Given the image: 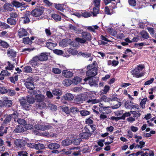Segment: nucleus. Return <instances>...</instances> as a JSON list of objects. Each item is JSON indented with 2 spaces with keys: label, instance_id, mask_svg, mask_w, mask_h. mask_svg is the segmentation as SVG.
Returning <instances> with one entry per match:
<instances>
[{
  "label": "nucleus",
  "instance_id": "obj_1",
  "mask_svg": "<svg viewBox=\"0 0 156 156\" xmlns=\"http://www.w3.org/2000/svg\"><path fill=\"white\" fill-rule=\"evenodd\" d=\"M144 67L142 65L137 66L136 67L131 71L132 74L134 77L136 78L141 77L144 75L142 70Z\"/></svg>",
  "mask_w": 156,
  "mask_h": 156
},
{
  "label": "nucleus",
  "instance_id": "obj_2",
  "mask_svg": "<svg viewBox=\"0 0 156 156\" xmlns=\"http://www.w3.org/2000/svg\"><path fill=\"white\" fill-rule=\"evenodd\" d=\"M82 38L77 37L76 38V41L78 43L84 44L87 41H90L91 40V36L89 33L83 32L82 34Z\"/></svg>",
  "mask_w": 156,
  "mask_h": 156
},
{
  "label": "nucleus",
  "instance_id": "obj_3",
  "mask_svg": "<svg viewBox=\"0 0 156 156\" xmlns=\"http://www.w3.org/2000/svg\"><path fill=\"white\" fill-rule=\"evenodd\" d=\"M26 87L30 90H33L34 88V80L32 77L28 78L24 83Z\"/></svg>",
  "mask_w": 156,
  "mask_h": 156
},
{
  "label": "nucleus",
  "instance_id": "obj_4",
  "mask_svg": "<svg viewBox=\"0 0 156 156\" xmlns=\"http://www.w3.org/2000/svg\"><path fill=\"white\" fill-rule=\"evenodd\" d=\"M54 125L52 124H48L46 125L37 124L35 126V128L37 129L41 130H44L50 129L53 127Z\"/></svg>",
  "mask_w": 156,
  "mask_h": 156
},
{
  "label": "nucleus",
  "instance_id": "obj_5",
  "mask_svg": "<svg viewBox=\"0 0 156 156\" xmlns=\"http://www.w3.org/2000/svg\"><path fill=\"white\" fill-rule=\"evenodd\" d=\"M44 8L41 7H39L34 9L31 12L32 15L37 17L41 16L44 12Z\"/></svg>",
  "mask_w": 156,
  "mask_h": 156
},
{
  "label": "nucleus",
  "instance_id": "obj_6",
  "mask_svg": "<svg viewBox=\"0 0 156 156\" xmlns=\"http://www.w3.org/2000/svg\"><path fill=\"white\" fill-rule=\"evenodd\" d=\"M70 40L68 39H64L62 41L59 43L60 46L63 47H64L67 46L69 44H70V46H73V47H75L76 45L75 42H72L70 43Z\"/></svg>",
  "mask_w": 156,
  "mask_h": 156
},
{
  "label": "nucleus",
  "instance_id": "obj_7",
  "mask_svg": "<svg viewBox=\"0 0 156 156\" xmlns=\"http://www.w3.org/2000/svg\"><path fill=\"white\" fill-rule=\"evenodd\" d=\"M85 83L87 84H89L91 86H94L96 87L98 86L97 81L91 79L90 77H88L84 79Z\"/></svg>",
  "mask_w": 156,
  "mask_h": 156
},
{
  "label": "nucleus",
  "instance_id": "obj_8",
  "mask_svg": "<svg viewBox=\"0 0 156 156\" xmlns=\"http://www.w3.org/2000/svg\"><path fill=\"white\" fill-rule=\"evenodd\" d=\"M32 94L35 97L36 99L38 102H42L44 99V96L41 94H37L38 93L36 91L34 90L32 91Z\"/></svg>",
  "mask_w": 156,
  "mask_h": 156
},
{
  "label": "nucleus",
  "instance_id": "obj_9",
  "mask_svg": "<svg viewBox=\"0 0 156 156\" xmlns=\"http://www.w3.org/2000/svg\"><path fill=\"white\" fill-rule=\"evenodd\" d=\"M18 116V114L17 112H15L12 114L9 115L7 116L4 120V122L5 123H7L10 121L12 118H13L15 119ZM14 120L15 121H16L15 119Z\"/></svg>",
  "mask_w": 156,
  "mask_h": 156
},
{
  "label": "nucleus",
  "instance_id": "obj_10",
  "mask_svg": "<svg viewBox=\"0 0 156 156\" xmlns=\"http://www.w3.org/2000/svg\"><path fill=\"white\" fill-rule=\"evenodd\" d=\"M97 74V68L95 67L89 69L87 72V75L88 77H92Z\"/></svg>",
  "mask_w": 156,
  "mask_h": 156
},
{
  "label": "nucleus",
  "instance_id": "obj_11",
  "mask_svg": "<svg viewBox=\"0 0 156 156\" xmlns=\"http://www.w3.org/2000/svg\"><path fill=\"white\" fill-rule=\"evenodd\" d=\"M12 4L16 8L21 7V8H23V9H25L27 6H23V5H25V3L24 2L20 3L16 0L13 1L12 2Z\"/></svg>",
  "mask_w": 156,
  "mask_h": 156
},
{
  "label": "nucleus",
  "instance_id": "obj_12",
  "mask_svg": "<svg viewBox=\"0 0 156 156\" xmlns=\"http://www.w3.org/2000/svg\"><path fill=\"white\" fill-rule=\"evenodd\" d=\"M20 104L23 108L26 110H29L30 108V105L27 103L25 100H22L20 101Z\"/></svg>",
  "mask_w": 156,
  "mask_h": 156
},
{
  "label": "nucleus",
  "instance_id": "obj_13",
  "mask_svg": "<svg viewBox=\"0 0 156 156\" xmlns=\"http://www.w3.org/2000/svg\"><path fill=\"white\" fill-rule=\"evenodd\" d=\"M85 129L86 128L87 130H86V132L80 133L79 135L80 137L81 138H81L83 139H87L90 135V133H89V131L88 129H87V128H86V127H85Z\"/></svg>",
  "mask_w": 156,
  "mask_h": 156
},
{
  "label": "nucleus",
  "instance_id": "obj_14",
  "mask_svg": "<svg viewBox=\"0 0 156 156\" xmlns=\"http://www.w3.org/2000/svg\"><path fill=\"white\" fill-rule=\"evenodd\" d=\"M39 61L38 58L37 56H36L34 57L32 60L30 61V63L33 67H35L36 66H38V62Z\"/></svg>",
  "mask_w": 156,
  "mask_h": 156
},
{
  "label": "nucleus",
  "instance_id": "obj_15",
  "mask_svg": "<svg viewBox=\"0 0 156 156\" xmlns=\"http://www.w3.org/2000/svg\"><path fill=\"white\" fill-rule=\"evenodd\" d=\"M24 141L21 139H16L14 141V144L18 147H21L24 145Z\"/></svg>",
  "mask_w": 156,
  "mask_h": 156
},
{
  "label": "nucleus",
  "instance_id": "obj_16",
  "mask_svg": "<svg viewBox=\"0 0 156 156\" xmlns=\"http://www.w3.org/2000/svg\"><path fill=\"white\" fill-rule=\"evenodd\" d=\"M7 54L8 56L11 58H14L16 56V52L13 49H8Z\"/></svg>",
  "mask_w": 156,
  "mask_h": 156
},
{
  "label": "nucleus",
  "instance_id": "obj_17",
  "mask_svg": "<svg viewBox=\"0 0 156 156\" xmlns=\"http://www.w3.org/2000/svg\"><path fill=\"white\" fill-rule=\"evenodd\" d=\"M18 34L20 37L27 36V32L25 29L21 28L19 30Z\"/></svg>",
  "mask_w": 156,
  "mask_h": 156
},
{
  "label": "nucleus",
  "instance_id": "obj_18",
  "mask_svg": "<svg viewBox=\"0 0 156 156\" xmlns=\"http://www.w3.org/2000/svg\"><path fill=\"white\" fill-rule=\"evenodd\" d=\"M62 73L63 76L66 78L70 77L73 76V73L67 70H63Z\"/></svg>",
  "mask_w": 156,
  "mask_h": 156
},
{
  "label": "nucleus",
  "instance_id": "obj_19",
  "mask_svg": "<svg viewBox=\"0 0 156 156\" xmlns=\"http://www.w3.org/2000/svg\"><path fill=\"white\" fill-rule=\"evenodd\" d=\"M39 61H45L48 59V55L45 53H41L40 55L37 56Z\"/></svg>",
  "mask_w": 156,
  "mask_h": 156
},
{
  "label": "nucleus",
  "instance_id": "obj_20",
  "mask_svg": "<svg viewBox=\"0 0 156 156\" xmlns=\"http://www.w3.org/2000/svg\"><path fill=\"white\" fill-rule=\"evenodd\" d=\"M48 147L51 149H56L59 147L60 145L56 143H51L48 145Z\"/></svg>",
  "mask_w": 156,
  "mask_h": 156
},
{
  "label": "nucleus",
  "instance_id": "obj_21",
  "mask_svg": "<svg viewBox=\"0 0 156 156\" xmlns=\"http://www.w3.org/2000/svg\"><path fill=\"white\" fill-rule=\"evenodd\" d=\"M55 7L58 10L63 12L64 9V6H66L65 4H54Z\"/></svg>",
  "mask_w": 156,
  "mask_h": 156
},
{
  "label": "nucleus",
  "instance_id": "obj_22",
  "mask_svg": "<svg viewBox=\"0 0 156 156\" xmlns=\"http://www.w3.org/2000/svg\"><path fill=\"white\" fill-rule=\"evenodd\" d=\"M3 104L4 107H10L12 105V102L11 100H9L7 98H4Z\"/></svg>",
  "mask_w": 156,
  "mask_h": 156
},
{
  "label": "nucleus",
  "instance_id": "obj_23",
  "mask_svg": "<svg viewBox=\"0 0 156 156\" xmlns=\"http://www.w3.org/2000/svg\"><path fill=\"white\" fill-rule=\"evenodd\" d=\"M56 43L48 41L46 43V46L47 47L50 49H52L56 46Z\"/></svg>",
  "mask_w": 156,
  "mask_h": 156
},
{
  "label": "nucleus",
  "instance_id": "obj_24",
  "mask_svg": "<svg viewBox=\"0 0 156 156\" xmlns=\"http://www.w3.org/2000/svg\"><path fill=\"white\" fill-rule=\"evenodd\" d=\"M74 97L70 93H67L64 96V98L65 100L71 101L73 100Z\"/></svg>",
  "mask_w": 156,
  "mask_h": 156
},
{
  "label": "nucleus",
  "instance_id": "obj_25",
  "mask_svg": "<svg viewBox=\"0 0 156 156\" xmlns=\"http://www.w3.org/2000/svg\"><path fill=\"white\" fill-rule=\"evenodd\" d=\"M31 94V95H28L27 97V102L30 104H33L34 101V95L32 94V92Z\"/></svg>",
  "mask_w": 156,
  "mask_h": 156
},
{
  "label": "nucleus",
  "instance_id": "obj_26",
  "mask_svg": "<svg viewBox=\"0 0 156 156\" xmlns=\"http://www.w3.org/2000/svg\"><path fill=\"white\" fill-rule=\"evenodd\" d=\"M71 140L69 139H66L62 141L61 144L62 146H67L71 144Z\"/></svg>",
  "mask_w": 156,
  "mask_h": 156
},
{
  "label": "nucleus",
  "instance_id": "obj_27",
  "mask_svg": "<svg viewBox=\"0 0 156 156\" xmlns=\"http://www.w3.org/2000/svg\"><path fill=\"white\" fill-rule=\"evenodd\" d=\"M81 80V79L79 77L76 76L73 78L72 81V83L75 84H77L80 83Z\"/></svg>",
  "mask_w": 156,
  "mask_h": 156
},
{
  "label": "nucleus",
  "instance_id": "obj_28",
  "mask_svg": "<svg viewBox=\"0 0 156 156\" xmlns=\"http://www.w3.org/2000/svg\"><path fill=\"white\" fill-rule=\"evenodd\" d=\"M7 23L11 25H14L16 24V20L15 19L10 17L7 19Z\"/></svg>",
  "mask_w": 156,
  "mask_h": 156
},
{
  "label": "nucleus",
  "instance_id": "obj_29",
  "mask_svg": "<svg viewBox=\"0 0 156 156\" xmlns=\"http://www.w3.org/2000/svg\"><path fill=\"white\" fill-rule=\"evenodd\" d=\"M5 9L7 11H12L13 9L12 6L10 4L6 3L4 5Z\"/></svg>",
  "mask_w": 156,
  "mask_h": 156
},
{
  "label": "nucleus",
  "instance_id": "obj_30",
  "mask_svg": "<svg viewBox=\"0 0 156 156\" xmlns=\"http://www.w3.org/2000/svg\"><path fill=\"white\" fill-rule=\"evenodd\" d=\"M140 34L142 37L144 39H148L149 38L148 34L146 31L143 30L140 32Z\"/></svg>",
  "mask_w": 156,
  "mask_h": 156
},
{
  "label": "nucleus",
  "instance_id": "obj_31",
  "mask_svg": "<svg viewBox=\"0 0 156 156\" xmlns=\"http://www.w3.org/2000/svg\"><path fill=\"white\" fill-rule=\"evenodd\" d=\"M107 31L112 36H115L117 34L116 31L112 28H108L107 29Z\"/></svg>",
  "mask_w": 156,
  "mask_h": 156
},
{
  "label": "nucleus",
  "instance_id": "obj_32",
  "mask_svg": "<svg viewBox=\"0 0 156 156\" xmlns=\"http://www.w3.org/2000/svg\"><path fill=\"white\" fill-rule=\"evenodd\" d=\"M80 12L82 14L81 16L85 18L88 17L91 15V14L90 13L87 12L85 11H80Z\"/></svg>",
  "mask_w": 156,
  "mask_h": 156
},
{
  "label": "nucleus",
  "instance_id": "obj_33",
  "mask_svg": "<svg viewBox=\"0 0 156 156\" xmlns=\"http://www.w3.org/2000/svg\"><path fill=\"white\" fill-rule=\"evenodd\" d=\"M51 17L56 21H59L61 19V17L59 15L56 14H53L51 15Z\"/></svg>",
  "mask_w": 156,
  "mask_h": 156
},
{
  "label": "nucleus",
  "instance_id": "obj_34",
  "mask_svg": "<svg viewBox=\"0 0 156 156\" xmlns=\"http://www.w3.org/2000/svg\"><path fill=\"white\" fill-rule=\"evenodd\" d=\"M147 100V98H144L142 99L140 103V105L141 108L144 109L145 108V104H146V102Z\"/></svg>",
  "mask_w": 156,
  "mask_h": 156
},
{
  "label": "nucleus",
  "instance_id": "obj_35",
  "mask_svg": "<svg viewBox=\"0 0 156 156\" xmlns=\"http://www.w3.org/2000/svg\"><path fill=\"white\" fill-rule=\"evenodd\" d=\"M133 104V103L132 101H127L125 103V107L127 109H131Z\"/></svg>",
  "mask_w": 156,
  "mask_h": 156
},
{
  "label": "nucleus",
  "instance_id": "obj_36",
  "mask_svg": "<svg viewBox=\"0 0 156 156\" xmlns=\"http://www.w3.org/2000/svg\"><path fill=\"white\" fill-rule=\"evenodd\" d=\"M68 51L69 54H71L73 55H76L78 53V51L75 48H70L69 49Z\"/></svg>",
  "mask_w": 156,
  "mask_h": 156
},
{
  "label": "nucleus",
  "instance_id": "obj_37",
  "mask_svg": "<svg viewBox=\"0 0 156 156\" xmlns=\"http://www.w3.org/2000/svg\"><path fill=\"white\" fill-rule=\"evenodd\" d=\"M62 83L64 86H68L71 85L72 83V81L70 80L66 79L63 81Z\"/></svg>",
  "mask_w": 156,
  "mask_h": 156
},
{
  "label": "nucleus",
  "instance_id": "obj_38",
  "mask_svg": "<svg viewBox=\"0 0 156 156\" xmlns=\"http://www.w3.org/2000/svg\"><path fill=\"white\" fill-rule=\"evenodd\" d=\"M24 131V129L23 127L20 126H17L16 129L14 130V131L16 133H21Z\"/></svg>",
  "mask_w": 156,
  "mask_h": 156
},
{
  "label": "nucleus",
  "instance_id": "obj_39",
  "mask_svg": "<svg viewBox=\"0 0 156 156\" xmlns=\"http://www.w3.org/2000/svg\"><path fill=\"white\" fill-rule=\"evenodd\" d=\"M101 101V99H94L88 100L87 102L88 103H91L92 104H96L100 102Z\"/></svg>",
  "mask_w": 156,
  "mask_h": 156
},
{
  "label": "nucleus",
  "instance_id": "obj_40",
  "mask_svg": "<svg viewBox=\"0 0 156 156\" xmlns=\"http://www.w3.org/2000/svg\"><path fill=\"white\" fill-rule=\"evenodd\" d=\"M23 42L26 44H31L32 42L29 37H27L23 39Z\"/></svg>",
  "mask_w": 156,
  "mask_h": 156
},
{
  "label": "nucleus",
  "instance_id": "obj_41",
  "mask_svg": "<svg viewBox=\"0 0 156 156\" xmlns=\"http://www.w3.org/2000/svg\"><path fill=\"white\" fill-rule=\"evenodd\" d=\"M81 115L82 116H86L89 115L90 112L87 110H82L80 111Z\"/></svg>",
  "mask_w": 156,
  "mask_h": 156
},
{
  "label": "nucleus",
  "instance_id": "obj_42",
  "mask_svg": "<svg viewBox=\"0 0 156 156\" xmlns=\"http://www.w3.org/2000/svg\"><path fill=\"white\" fill-rule=\"evenodd\" d=\"M145 143L143 141H140L139 144H137L135 146V148L141 149L144 147Z\"/></svg>",
  "mask_w": 156,
  "mask_h": 156
},
{
  "label": "nucleus",
  "instance_id": "obj_43",
  "mask_svg": "<svg viewBox=\"0 0 156 156\" xmlns=\"http://www.w3.org/2000/svg\"><path fill=\"white\" fill-rule=\"evenodd\" d=\"M23 71L26 73H32V69L30 66H26L24 68Z\"/></svg>",
  "mask_w": 156,
  "mask_h": 156
},
{
  "label": "nucleus",
  "instance_id": "obj_44",
  "mask_svg": "<svg viewBox=\"0 0 156 156\" xmlns=\"http://www.w3.org/2000/svg\"><path fill=\"white\" fill-rule=\"evenodd\" d=\"M69 28L72 31L75 32L77 33H79V30L76 27L71 24L69 25Z\"/></svg>",
  "mask_w": 156,
  "mask_h": 156
},
{
  "label": "nucleus",
  "instance_id": "obj_45",
  "mask_svg": "<svg viewBox=\"0 0 156 156\" xmlns=\"http://www.w3.org/2000/svg\"><path fill=\"white\" fill-rule=\"evenodd\" d=\"M17 122L19 124L22 125H25L26 124L27 122L24 119H17Z\"/></svg>",
  "mask_w": 156,
  "mask_h": 156
},
{
  "label": "nucleus",
  "instance_id": "obj_46",
  "mask_svg": "<svg viewBox=\"0 0 156 156\" xmlns=\"http://www.w3.org/2000/svg\"><path fill=\"white\" fill-rule=\"evenodd\" d=\"M44 148V146L43 144H35V148L37 150H41Z\"/></svg>",
  "mask_w": 156,
  "mask_h": 156
},
{
  "label": "nucleus",
  "instance_id": "obj_47",
  "mask_svg": "<svg viewBox=\"0 0 156 156\" xmlns=\"http://www.w3.org/2000/svg\"><path fill=\"white\" fill-rule=\"evenodd\" d=\"M100 0H93V4L95 7H99L100 5Z\"/></svg>",
  "mask_w": 156,
  "mask_h": 156
},
{
  "label": "nucleus",
  "instance_id": "obj_48",
  "mask_svg": "<svg viewBox=\"0 0 156 156\" xmlns=\"http://www.w3.org/2000/svg\"><path fill=\"white\" fill-rule=\"evenodd\" d=\"M82 140V139L81 138H79L77 139V140L76 139H73L71 140V144H75L76 145H79L80 144V142Z\"/></svg>",
  "mask_w": 156,
  "mask_h": 156
},
{
  "label": "nucleus",
  "instance_id": "obj_49",
  "mask_svg": "<svg viewBox=\"0 0 156 156\" xmlns=\"http://www.w3.org/2000/svg\"><path fill=\"white\" fill-rule=\"evenodd\" d=\"M48 107L49 108L53 111H55L57 109V106L55 105L51 104H49L48 105Z\"/></svg>",
  "mask_w": 156,
  "mask_h": 156
},
{
  "label": "nucleus",
  "instance_id": "obj_50",
  "mask_svg": "<svg viewBox=\"0 0 156 156\" xmlns=\"http://www.w3.org/2000/svg\"><path fill=\"white\" fill-rule=\"evenodd\" d=\"M0 45L3 48H7L9 46V44L7 42L2 40L0 41Z\"/></svg>",
  "mask_w": 156,
  "mask_h": 156
},
{
  "label": "nucleus",
  "instance_id": "obj_51",
  "mask_svg": "<svg viewBox=\"0 0 156 156\" xmlns=\"http://www.w3.org/2000/svg\"><path fill=\"white\" fill-rule=\"evenodd\" d=\"M8 92V90L5 87H0V93L4 94Z\"/></svg>",
  "mask_w": 156,
  "mask_h": 156
},
{
  "label": "nucleus",
  "instance_id": "obj_52",
  "mask_svg": "<svg viewBox=\"0 0 156 156\" xmlns=\"http://www.w3.org/2000/svg\"><path fill=\"white\" fill-rule=\"evenodd\" d=\"M79 55L86 58L90 57L91 55L90 53L83 52H80L79 53Z\"/></svg>",
  "mask_w": 156,
  "mask_h": 156
},
{
  "label": "nucleus",
  "instance_id": "obj_53",
  "mask_svg": "<svg viewBox=\"0 0 156 156\" xmlns=\"http://www.w3.org/2000/svg\"><path fill=\"white\" fill-rule=\"evenodd\" d=\"M125 41L127 43H130L132 42H137L138 41V39L137 37H134L131 41L128 38L125 39Z\"/></svg>",
  "mask_w": 156,
  "mask_h": 156
},
{
  "label": "nucleus",
  "instance_id": "obj_54",
  "mask_svg": "<svg viewBox=\"0 0 156 156\" xmlns=\"http://www.w3.org/2000/svg\"><path fill=\"white\" fill-rule=\"evenodd\" d=\"M130 112L133 115L134 117H140V113L138 112L131 111Z\"/></svg>",
  "mask_w": 156,
  "mask_h": 156
},
{
  "label": "nucleus",
  "instance_id": "obj_55",
  "mask_svg": "<svg viewBox=\"0 0 156 156\" xmlns=\"http://www.w3.org/2000/svg\"><path fill=\"white\" fill-rule=\"evenodd\" d=\"M99 7H94L92 12L93 16H96L97 14L99 13Z\"/></svg>",
  "mask_w": 156,
  "mask_h": 156
},
{
  "label": "nucleus",
  "instance_id": "obj_56",
  "mask_svg": "<svg viewBox=\"0 0 156 156\" xmlns=\"http://www.w3.org/2000/svg\"><path fill=\"white\" fill-rule=\"evenodd\" d=\"M101 101H103L105 102H109L111 101V98L107 97L105 96H103L101 98Z\"/></svg>",
  "mask_w": 156,
  "mask_h": 156
},
{
  "label": "nucleus",
  "instance_id": "obj_57",
  "mask_svg": "<svg viewBox=\"0 0 156 156\" xmlns=\"http://www.w3.org/2000/svg\"><path fill=\"white\" fill-rule=\"evenodd\" d=\"M1 75H2L4 76H9L10 73L6 70H3L1 71Z\"/></svg>",
  "mask_w": 156,
  "mask_h": 156
},
{
  "label": "nucleus",
  "instance_id": "obj_58",
  "mask_svg": "<svg viewBox=\"0 0 156 156\" xmlns=\"http://www.w3.org/2000/svg\"><path fill=\"white\" fill-rule=\"evenodd\" d=\"M52 72L55 74H60L61 73V70L58 68H54L52 69Z\"/></svg>",
  "mask_w": 156,
  "mask_h": 156
},
{
  "label": "nucleus",
  "instance_id": "obj_59",
  "mask_svg": "<svg viewBox=\"0 0 156 156\" xmlns=\"http://www.w3.org/2000/svg\"><path fill=\"white\" fill-rule=\"evenodd\" d=\"M27 154L26 151H21L18 152V154L19 156H28Z\"/></svg>",
  "mask_w": 156,
  "mask_h": 156
},
{
  "label": "nucleus",
  "instance_id": "obj_60",
  "mask_svg": "<svg viewBox=\"0 0 156 156\" xmlns=\"http://www.w3.org/2000/svg\"><path fill=\"white\" fill-rule=\"evenodd\" d=\"M109 89L110 87L108 85H105L104 87V89L102 90L103 93L105 94H106L109 90Z\"/></svg>",
  "mask_w": 156,
  "mask_h": 156
},
{
  "label": "nucleus",
  "instance_id": "obj_61",
  "mask_svg": "<svg viewBox=\"0 0 156 156\" xmlns=\"http://www.w3.org/2000/svg\"><path fill=\"white\" fill-rule=\"evenodd\" d=\"M53 52L55 54L58 55H61L63 53V52L62 51L58 49L54 50Z\"/></svg>",
  "mask_w": 156,
  "mask_h": 156
},
{
  "label": "nucleus",
  "instance_id": "obj_62",
  "mask_svg": "<svg viewBox=\"0 0 156 156\" xmlns=\"http://www.w3.org/2000/svg\"><path fill=\"white\" fill-rule=\"evenodd\" d=\"M62 111L65 112L67 114H69L70 112V110L68 107L66 106L62 107Z\"/></svg>",
  "mask_w": 156,
  "mask_h": 156
},
{
  "label": "nucleus",
  "instance_id": "obj_63",
  "mask_svg": "<svg viewBox=\"0 0 156 156\" xmlns=\"http://www.w3.org/2000/svg\"><path fill=\"white\" fill-rule=\"evenodd\" d=\"M71 112L73 114H76L79 112V110L76 108L73 107L71 108Z\"/></svg>",
  "mask_w": 156,
  "mask_h": 156
},
{
  "label": "nucleus",
  "instance_id": "obj_64",
  "mask_svg": "<svg viewBox=\"0 0 156 156\" xmlns=\"http://www.w3.org/2000/svg\"><path fill=\"white\" fill-rule=\"evenodd\" d=\"M128 2L131 6H134L136 5V2L135 0H129Z\"/></svg>",
  "mask_w": 156,
  "mask_h": 156
}]
</instances>
